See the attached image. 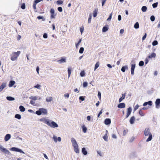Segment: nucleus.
Wrapping results in <instances>:
<instances>
[{"label": "nucleus", "mask_w": 160, "mask_h": 160, "mask_svg": "<svg viewBox=\"0 0 160 160\" xmlns=\"http://www.w3.org/2000/svg\"><path fill=\"white\" fill-rule=\"evenodd\" d=\"M39 120L52 128H57L58 127V124L55 122L52 121L48 118L43 117L40 118Z\"/></svg>", "instance_id": "1"}, {"label": "nucleus", "mask_w": 160, "mask_h": 160, "mask_svg": "<svg viewBox=\"0 0 160 160\" xmlns=\"http://www.w3.org/2000/svg\"><path fill=\"white\" fill-rule=\"evenodd\" d=\"M71 142L72 143V146L73 147L74 152L77 153H78L79 152V150L78 148V145L75 139L72 138L71 139Z\"/></svg>", "instance_id": "2"}, {"label": "nucleus", "mask_w": 160, "mask_h": 160, "mask_svg": "<svg viewBox=\"0 0 160 160\" xmlns=\"http://www.w3.org/2000/svg\"><path fill=\"white\" fill-rule=\"evenodd\" d=\"M144 135L145 136H149V137L146 140V141L148 142L150 141L152 138V136L150 132V129L149 128H146L144 130Z\"/></svg>", "instance_id": "3"}, {"label": "nucleus", "mask_w": 160, "mask_h": 160, "mask_svg": "<svg viewBox=\"0 0 160 160\" xmlns=\"http://www.w3.org/2000/svg\"><path fill=\"white\" fill-rule=\"evenodd\" d=\"M20 53L21 52L20 51H18L16 52H13L11 55V60L12 61L16 60Z\"/></svg>", "instance_id": "4"}, {"label": "nucleus", "mask_w": 160, "mask_h": 160, "mask_svg": "<svg viewBox=\"0 0 160 160\" xmlns=\"http://www.w3.org/2000/svg\"><path fill=\"white\" fill-rule=\"evenodd\" d=\"M36 113L38 115H40L42 114L43 115H47L48 114V111L47 109L44 108H40L36 112Z\"/></svg>", "instance_id": "5"}, {"label": "nucleus", "mask_w": 160, "mask_h": 160, "mask_svg": "<svg viewBox=\"0 0 160 160\" xmlns=\"http://www.w3.org/2000/svg\"><path fill=\"white\" fill-rule=\"evenodd\" d=\"M53 141L55 143H57L58 142H60L62 141L61 138L60 137H57L56 135H54L52 137Z\"/></svg>", "instance_id": "6"}, {"label": "nucleus", "mask_w": 160, "mask_h": 160, "mask_svg": "<svg viewBox=\"0 0 160 160\" xmlns=\"http://www.w3.org/2000/svg\"><path fill=\"white\" fill-rule=\"evenodd\" d=\"M131 62L132 63L131 64V73L132 75H133L134 74V71L136 65L134 62H133L132 61Z\"/></svg>", "instance_id": "7"}, {"label": "nucleus", "mask_w": 160, "mask_h": 160, "mask_svg": "<svg viewBox=\"0 0 160 160\" xmlns=\"http://www.w3.org/2000/svg\"><path fill=\"white\" fill-rule=\"evenodd\" d=\"M0 150L8 154H9L10 153L8 150L4 148L2 146L1 144H0Z\"/></svg>", "instance_id": "8"}, {"label": "nucleus", "mask_w": 160, "mask_h": 160, "mask_svg": "<svg viewBox=\"0 0 160 160\" xmlns=\"http://www.w3.org/2000/svg\"><path fill=\"white\" fill-rule=\"evenodd\" d=\"M10 150L11 151L14 152H20L21 153H22L24 154L25 153L24 152H23L21 149L15 148V147H12L10 149Z\"/></svg>", "instance_id": "9"}, {"label": "nucleus", "mask_w": 160, "mask_h": 160, "mask_svg": "<svg viewBox=\"0 0 160 160\" xmlns=\"http://www.w3.org/2000/svg\"><path fill=\"white\" fill-rule=\"evenodd\" d=\"M57 62L60 64L63 63H65L66 62V58L65 57H62L61 59L57 61Z\"/></svg>", "instance_id": "10"}, {"label": "nucleus", "mask_w": 160, "mask_h": 160, "mask_svg": "<svg viewBox=\"0 0 160 160\" xmlns=\"http://www.w3.org/2000/svg\"><path fill=\"white\" fill-rule=\"evenodd\" d=\"M132 110L131 108L129 107L127 109V114L126 116V118H128L130 115Z\"/></svg>", "instance_id": "11"}, {"label": "nucleus", "mask_w": 160, "mask_h": 160, "mask_svg": "<svg viewBox=\"0 0 160 160\" xmlns=\"http://www.w3.org/2000/svg\"><path fill=\"white\" fill-rule=\"evenodd\" d=\"M156 107L158 108L160 106V99H157L155 101Z\"/></svg>", "instance_id": "12"}, {"label": "nucleus", "mask_w": 160, "mask_h": 160, "mask_svg": "<svg viewBox=\"0 0 160 160\" xmlns=\"http://www.w3.org/2000/svg\"><path fill=\"white\" fill-rule=\"evenodd\" d=\"M11 135L10 134H7L4 137L5 141H8L11 138Z\"/></svg>", "instance_id": "13"}, {"label": "nucleus", "mask_w": 160, "mask_h": 160, "mask_svg": "<svg viewBox=\"0 0 160 160\" xmlns=\"http://www.w3.org/2000/svg\"><path fill=\"white\" fill-rule=\"evenodd\" d=\"M6 83H2V85L0 86V92H1L6 86Z\"/></svg>", "instance_id": "14"}, {"label": "nucleus", "mask_w": 160, "mask_h": 160, "mask_svg": "<svg viewBox=\"0 0 160 160\" xmlns=\"http://www.w3.org/2000/svg\"><path fill=\"white\" fill-rule=\"evenodd\" d=\"M135 121V118L134 116L131 117L130 120V122L131 124H133Z\"/></svg>", "instance_id": "15"}, {"label": "nucleus", "mask_w": 160, "mask_h": 160, "mask_svg": "<svg viewBox=\"0 0 160 160\" xmlns=\"http://www.w3.org/2000/svg\"><path fill=\"white\" fill-rule=\"evenodd\" d=\"M111 122V120L109 118H107L105 120L104 123L106 125H108L110 124Z\"/></svg>", "instance_id": "16"}, {"label": "nucleus", "mask_w": 160, "mask_h": 160, "mask_svg": "<svg viewBox=\"0 0 160 160\" xmlns=\"http://www.w3.org/2000/svg\"><path fill=\"white\" fill-rule=\"evenodd\" d=\"M118 107L120 108H124L125 107V104L124 103H120L118 104Z\"/></svg>", "instance_id": "17"}, {"label": "nucleus", "mask_w": 160, "mask_h": 160, "mask_svg": "<svg viewBox=\"0 0 160 160\" xmlns=\"http://www.w3.org/2000/svg\"><path fill=\"white\" fill-rule=\"evenodd\" d=\"M15 83V81L13 80L10 81L8 84V86L9 87H12Z\"/></svg>", "instance_id": "18"}, {"label": "nucleus", "mask_w": 160, "mask_h": 160, "mask_svg": "<svg viewBox=\"0 0 160 160\" xmlns=\"http://www.w3.org/2000/svg\"><path fill=\"white\" fill-rule=\"evenodd\" d=\"M82 153L85 155H86L88 154V152L86 151L85 148H83L82 149Z\"/></svg>", "instance_id": "19"}, {"label": "nucleus", "mask_w": 160, "mask_h": 160, "mask_svg": "<svg viewBox=\"0 0 160 160\" xmlns=\"http://www.w3.org/2000/svg\"><path fill=\"white\" fill-rule=\"evenodd\" d=\"M156 54L155 53L153 52L150 55L148 56L149 58H155L156 57Z\"/></svg>", "instance_id": "20"}, {"label": "nucleus", "mask_w": 160, "mask_h": 160, "mask_svg": "<svg viewBox=\"0 0 160 160\" xmlns=\"http://www.w3.org/2000/svg\"><path fill=\"white\" fill-rule=\"evenodd\" d=\"M148 104L150 106H151L152 105V102L150 101L148 102H145L143 104V106H145Z\"/></svg>", "instance_id": "21"}, {"label": "nucleus", "mask_w": 160, "mask_h": 160, "mask_svg": "<svg viewBox=\"0 0 160 160\" xmlns=\"http://www.w3.org/2000/svg\"><path fill=\"white\" fill-rule=\"evenodd\" d=\"M81 42H82V38H80V39H79V41L76 44L75 46H76V48L77 49L78 48L79 45H80V44Z\"/></svg>", "instance_id": "22"}, {"label": "nucleus", "mask_w": 160, "mask_h": 160, "mask_svg": "<svg viewBox=\"0 0 160 160\" xmlns=\"http://www.w3.org/2000/svg\"><path fill=\"white\" fill-rule=\"evenodd\" d=\"M52 100V98L51 97H48L46 98V101L47 102H51Z\"/></svg>", "instance_id": "23"}, {"label": "nucleus", "mask_w": 160, "mask_h": 160, "mask_svg": "<svg viewBox=\"0 0 160 160\" xmlns=\"http://www.w3.org/2000/svg\"><path fill=\"white\" fill-rule=\"evenodd\" d=\"M19 108L20 109V111L22 112H23L25 110V108L22 106H20L19 107Z\"/></svg>", "instance_id": "24"}, {"label": "nucleus", "mask_w": 160, "mask_h": 160, "mask_svg": "<svg viewBox=\"0 0 160 160\" xmlns=\"http://www.w3.org/2000/svg\"><path fill=\"white\" fill-rule=\"evenodd\" d=\"M7 99L9 101H13L15 100L14 98L10 97V96H8L6 97Z\"/></svg>", "instance_id": "25"}, {"label": "nucleus", "mask_w": 160, "mask_h": 160, "mask_svg": "<svg viewBox=\"0 0 160 160\" xmlns=\"http://www.w3.org/2000/svg\"><path fill=\"white\" fill-rule=\"evenodd\" d=\"M128 69V67L127 66L122 67L121 69V70L123 72H124L125 71V69Z\"/></svg>", "instance_id": "26"}, {"label": "nucleus", "mask_w": 160, "mask_h": 160, "mask_svg": "<svg viewBox=\"0 0 160 160\" xmlns=\"http://www.w3.org/2000/svg\"><path fill=\"white\" fill-rule=\"evenodd\" d=\"M41 86L39 84H37L34 86V88H37L38 89L40 90L41 88Z\"/></svg>", "instance_id": "27"}, {"label": "nucleus", "mask_w": 160, "mask_h": 160, "mask_svg": "<svg viewBox=\"0 0 160 160\" xmlns=\"http://www.w3.org/2000/svg\"><path fill=\"white\" fill-rule=\"evenodd\" d=\"M98 9H96L94 10L93 12V17H96L98 13Z\"/></svg>", "instance_id": "28"}, {"label": "nucleus", "mask_w": 160, "mask_h": 160, "mask_svg": "<svg viewBox=\"0 0 160 160\" xmlns=\"http://www.w3.org/2000/svg\"><path fill=\"white\" fill-rule=\"evenodd\" d=\"M139 24L138 22H136L134 25V27L135 29H138L139 28Z\"/></svg>", "instance_id": "29"}, {"label": "nucleus", "mask_w": 160, "mask_h": 160, "mask_svg": "<svg viewBox=\"0 0 160 160\" xmlns=\"http://www.w3.org/2000/svg\"><path fill=\"white\" fill-rule=\"evenodd\" d=\"M125 95L124 94H122V96L119 99V102H120L122 101L125 98Z\"/></svg>", "instance_id": "30"}, {"label": "nucleus", "mask_w": 160, "mask_h": 160, "mask_svg": "<svg viewBox=\"0 0 160 160\" xmlns=\"http://www.w3.org/2000/svg\"><path fill=\"white\" fill-rule=\"evenodd\" d=\"M141 10L143 12H146L147 10V7L145 6H143L142 7Z\"/></svg>", "instance_id": "31"}, {"label": "nucleus", "mask_w": 160, "mask_h": 160, "mask_svg": "<svg viewBox=\"0 0 160 160\" xmlns=\"http://www.w3.org/2000/svg\"><path fill=\"white\" fill-rule=\"evenodd\" d=\"M108 30V28L107 27L105 26L103 27L102 29V31L103 32H107Z\"/></svg>", "instance_id": "32"}, {"label": "nucleus", "mask_w": 160, "mask_h": 160, "mask_svg": "<svg viewBox=\"0 0 160 160\" xmlns=\"http://www.w3.org/2000/svg\"><path fill=\"white\" fill-rule=\"evenodd\" d=\"M15 118H17L18 119L20 120L21 118V116L19 114H16L15 116Z\"/></svg>", "instance_id": "33"}, {"label": "nucleus", "mask_w": 160, "mask_h": 160, "mask_svg": "<svg viewBox=\"0 0 160 160\" xmlns=\"http://www.w3.org/2000/svg\"><path fill=\"white\" fill-rule=\"evenodd\" d=\"M68 78H69L70 77L71 73V69H70V68H68Z\"/></svg>", "instance_id": "34"}, {"label": "nucleus", "mask_w": 160, "mask_h": 160, "mask_svg": "<svg viewBox=\"0 0 160 160\" xmlns=\"http://www.w3.org/2000/svg\"><path fill=\"white\" fill-rule=\"evenodd\" d=\"M92 18V15L90 14L89 15V17L88 20V23H90L91 22V19Z\"/></svg>", "instance_id": "35"}, {"label": "nucleus", "mask_w": 160, "mask_h": 160, "mask_svg": "<svg viewBox=\"0 0 160 160\" xmlns=\"http://www.w3.org/2000/svg\"><path fill=\"white\" fill-rule=\"evenodd\" d=\"M82 131L84 133H86L87 132V128L85 125L82 126Z\"/></svg>", "instance_id": "36"}, {"label": "nucleus", "mask_w": 160, "mask_h": 160, "mask_svg": "<svg viewBox=\"0 0 160 160\" xmlns=\"http://www.w3.org/2000/svg\"><path fill=\"white\" fill-rule=\"evenodd\" d=\"M99 62H97L95 65L94 70L95 71L99 67Z\"/></svg>", "instance_id": "37"}, {"label": "nucleus", "mask_w": 160, "mask_h": 160, "mask_svg": "<svg viewBox=\"0 0 160 160\" xmlns=\"http://www.w3.org/2000/svg\"><path fill=\"white\" fill-rule=\"evenodd\" d=\"M85 73L84 70L82 71L80 73V75L82 77L85 76Z\"/></svg>", "instance_id": "38"}, {"label": "nucleus", "mask_w": 160, "mask_h": 160, "mask_svg": "<svg viewBox=\"0 0 160 160\" xmlns=\"http://www.w3.org/2000/svg\"><path fill=\"white\" fill-rule=\"evenodd\" d=\"M29 98L32 99L33 100H36L38 99V97L36 96H31L29 97Z\"/></svg>", "instance_id": "39"}, {"label": "nucleus", "mask_w": 160, "mask_h": 160, "mask_svg": "<svg viewBox=\"0 0 160 160\" xmlns=\"http://www.w3.org/2000/svg\"><path fill=\"white\" fill-rule=\"evenodd\" d=\"M112 12L110 14L109 17L107 18V20L108 21H110L112 18Z\"/></svg>", "instance_id": "40"}, {"label": "nucleus", "mask_w": 160, "mask_h": 160, "mask_svg": "<svg viewBox=\"0 0 160 160\" xmlns=\"http://www.w3.org/2000/svg\"><path fill=\"white\" fill-rule=\"evenodd\" d=\"M84 50V48L83 47H81L80 48L79 53L80 54L82 53Z\"/></svg>", "instance_id": "41"}, {"label": "nucleus", "mask_w": 160, "mask_h": 160, "mask_svg": "<svg viewBox=\"0 0 160 160\" xmlns=\"http://www.w3.org/2000/svg\"><path fill=\"white\" fill-rule=\"evenodd\" d=\"M108 135L107 134H105L103 137V138L105 141L107 142L108 141Z\"/></svg>", "instance_id": "42"}, {"label": "nucleus", "mask_w": 160, "mask_h": 160, "mask_svg": "<svg viewBox=\"0 0 160 160\" xmlns=\"http://www.w3.org/2000/svg\"><path fill=\"white\" fill-rule=\"evenodd\" d=\"M158 44V42L156 40L152 42V45L153 46H156Z\"/></svg>", "instance_id": "43"}, {"label": "nucleus", "mask_w": 160, "mask_h": 160, "mask_svg": "<svg viewBox=\"0 0 160 160\" xmlns=\"http://www.w3.org/2000/svg\"><path fill=\"white\" fill-rule=\"evenodd\" d=\"M85 96H80L79 97V99L82 101H83L85 100Z\"/></svg>", "instance_id": "44"}, {"label": "nucleus", "mask_w": 160, "mask_h": 160, "mask_svg": "<svg viewBox=\"0 0 160 160\" xmlns=\"http://www.w3.org/2000/svg\"><path fill=\"white\" fill-rule=\"evenodd\" d=\"M158 3L157 2L155 3L152 4V6L153 8H156L158 6Z\"/></svg>", "instance_id": "45"}, {"label": "nucleus", "mask_w": 160, "mask_h": 160, "mask_svg": "<svg viewBox=\"0 0 160 160\" xmlns=\"http://www.w3.org/2000/svg\"><path fill=\"white\" fill-rule=\"evenodd\" d=\"M155 17L154 16L152 15L151 17L150 20L152 21V22L154 21L155 20Z\"/></svg>", "instance_id": "46"}, {"label": "nucleus", "mask_w": 160, "mask_h": 160, "mask_svg": "<svg viewBox=\"0 0 160 160\" xmlns=\"http://www.w3.org/2000/svg\"><path fill=\"white\" fill-rule=\"evenodd\" d=\"M64 97L67 98H68L69 96V94L68 93H66L64 95Z\"/></svg>", "instance_id": "47"}, {"label": "nucleus", "mask_w": 160, "mask_h": 160, "mask_svg": "<svg viewBox=\"0 0 160 160\" xmlns=\"http://www.w3.org/2000/svg\"><path fill=\"white\" fill-rule=\"evenodd\" d=\"M144 65V62L143 61H141L139 63V66H143Z\"/></svg>", "instance_id": "48"}, {"label": "nucleus", "mask_w": 160, "mask_h": 160, "mask_svg": "<svg viewBox=\"0 0 160 160\" xmlns=\"http://www.w3.org/2000/svg\"><path fill=\"white\" fill-rule=\"evenodd\" d=\"M98 96L100 99L101 98V93L100 92H98Z\"/></svg>", "instance_id": "49"}, {"label": "nucleus", "mask_w": 160, "mask_h": 160, "mask_svg": "<svg viewBox=\"0 0 160 160\" xmlns=\"http://www.w3.org/2000/svg\"><path fill=\"white\" fill-rule=\"evenodd\" d=\"M83 87L85 88L87 86L88 83L86 82H84L83 83Z\"/></svg>", "instance_id": "50"}, {"label": "nucleus", "mask_w": 160, "mask_h": 160, "mask_svg": "<svg viewBox=\"0 0 160 160\" xmlns=\"http://www.w3.org/2000/svg\"><path fill=\"white\" fill-rule=\"evenodd\" d=\"M148 58V57L145 60V62L146 64H147L149 62Z\"/></svg>", "instance_id": "51"}, {"label": "nucleus", "mask_w": 160, "mask_h": 160, "mask_svg": "<svg viewBox=\"0 0 160 160\" xmlns=\"http://www.w3.org/2000/svg\"><path fill=\"white\" fill-rule=\"evenodd\" d=\"M55 16H56V14H51V15L50 18L51 19L55 18Z\"/></svg>", "instance_id": "52"}, {"label": "nucleus", "mask_w": 160, "mask_h": 160, "mask_svg": "<svg viewBox=\"0 0 160 160\" xmlns=\"http://www.w3.org/2000/svg\"><path fill=\"white\" fill-rule=\"evenodd\" d=\"M103 109H102L101 110L99 113H98V118L100 116L102 113L103 112Z\"/></svg>", "instance_id": "53"}, {"label": "nucleus", "mask_w": 160, "mask_h": 160, "mask_svg": "<svg viewBox=\"0 0 160 160\" xmlns=\"http://www.w3.org/2000/svg\"><path fill=\"white\" fill-rule=\"evenodd\" d=\"M21 8L23 9H24L25 8V5L24 3H23L22 5L21 6Z\"/></svg>", "instance_id": "54"}, {"label": "nucleus", "mask_w": 160, "mask_h": 160, "mask_svg": "<svg viewBox=\"0 0 160 160\" xmlns=\"http://www.w3.org/2000/svg\"><path fill=\"white\" fill-rule=\"evenodd\" d=\"M57 2L58 4H61L62 3V1L61 0H58Z\"/></svg>", "instance_id": "55"}, {"label": "nucleus", "mask_w": 160, "mask_h": 160, "mask_svg": "<svg viewBox=\"0 0 160 160\" xmlns=\"http://www.w3.org/2000/svg\"><path fill=\"white\" fill-rule=\"evenodd\" d=\"M139 106L138 105H136L134 108V110L136 111L137 109L138 108Z\"/></svg>", "instance_id": "56"}, {"label": "nucleus", "mask_w": 160, "mask_h": 160, "mask_svg": "<svg viewBox=\"0 0 160 160\" xmlns=\"http://www.w3.org/2000/svg\"><path fill=\"white\" fill-rule=\"evenodd\" d=\"M58 10L60 12H62V9L61 7H59L58 8Z\"/></svg>", "instance_id": "57"}, {"label": "nucleus", "mask_w": 160, "mask_h": 160, "mask_svg": "<svg viewBox=\"0 0 160 160\" xmlns=\"http://www.w3.org/2000/svg\"><path fill=\"white\" fill-rule=\"evenodd\" d=\"M36 4L34 2V3H33V9H34V10H35L36 9Z\"/></svg>", "instance_id": "58"}, {"label": "nucleus", "mask_w": 160, "mask_h": 160, "mask_svg": "<svg viewBox=\"0 0 160 160\" xmlns=\"http://www.w3.org/2000/svg\"><path fill=\"white\" fill-rule=\"evenodd\" d=\"M43 37L44 38H48L47 34L46 33H45L43 35Z\"/></svg>", "instance_id": "59"}, {"label": "nucleus", "mask_w": 160, "mask_h": 160, "mask_svg": "<svg viewBox=\"0 0 160 160\" xmlns=\"http://www.w3.org/2000/svg\"><path fill=\"white\" fill-rule=\"evenodd\" d=\"M41 1H42V0H35L34 1V2L36 4H37Z\"/></svg>", "instance_id": "60"}, {"label": "nucleus", "mask_w": 160, "mask_h": 160, "mask_svg": "<svg viewBox=\"0 0 160 160\" xmlns=\"http://www.w3.org/2000/svg\"><path fill=\"white\" fill-rule=\"evenodd\" d=\"M50 12L51 14H54V10L53 9H51L50 11Z\"/></svg>", "instance_id": "61"}, {"label": "nucleus", "mask_w": 160, "mask_h": 160, "mask_svg": "<svg viewBox=\"0 0 160 160\" xmlns=\"http://www.w3.org/2000/svg\"><path fill=\"white\" fill-rule=\"evenodd\" d=\"M146 36H147V34L146 33H145V34H144V35L143 36V37L142 38V40H144L145 39V38H146Z\"/></svg>", "instance_id": "62"}, {"label": "nucleus", "mask_w": 160, "mask_h": 160, "mask_svg": "<svg viewBox=\"0 0 160 160\" xmlns=\"http://www.w3.org/2000/svg\"><path fill=\"white\" fill-rule=\"evenodd\" d=\"M122 17L120 15H119L118 16V20L120 21L121 20Z\"/></svg>", "instance_id": "63"}, {"label": "nucleus", "mask_w": 160, "mask_h": 160, "mask_svg": "<svg viewBox=\"0 0 160 160\" xmlns=\"http://www.w3.org/2000/svg\"><path fill=\"white\" fill-rule=\"evenodd\" d=\"M139 114L141 116H142L144 115V114L142 113V111L141 110H140L139 111Z\"/></svg>", "instance_id": "64"}]
</instances>
